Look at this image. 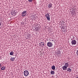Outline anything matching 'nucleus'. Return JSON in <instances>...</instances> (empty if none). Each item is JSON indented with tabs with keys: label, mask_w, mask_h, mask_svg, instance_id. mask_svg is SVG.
Wrapping results in <instances>:
<instances>
[{
	"label": "nucleus",
	"mask_w": 78,
	"mask_h": 78,
	"mask_svg": "<svg viewBox=\"0 0 78 78\" xmlns=\"http://www.w3.org/2000/svg\"><path fill=\"white\" fill-rule=\"evenodd\" d=\"M45 16L47 18V20L50 21V15L48 13L45 15Z\"/></svg>",
	"instance_id": "f257e3e1"
},
{
	"label": "nucleus",
	"mask_w": 78,
	"mask_h": 78,
	"mask_svg": "<svg viewBox=\"0 0 78 78\" xmlns=\"http://www.w3.org/2000/svg\"><path fill=\"white\" fill-rule=\"evenodd\" d=\"M47 45L48 47H51L53 46V43L51 42H48L47 43Z\"/></svg>",
	"instance_id": "f03ea898"
},
{
	"label": "nucleus",
	"mask_w": 78,
	"mask_h": 78,
	"mask_svg": "<svg viewBox=\"0 0 78 78\" xmlns=\"http://www.w3.org/2000/svg\"><path fill=\"white\" fill-rule=\"evenodd\" d=\"M24 74L25 76H28L29 74L28 71L27 70H25L24 72Z\"/></svg>",
	"instance_id": "7ed1b4c3"
},
{
	"label": "nucleus",
	"mask_w": 78,
	"mask_h": 78,
	"mask_svg": "<svg viewBox=\"0 0 78 78\" xmlns=\"http://www.w3.org/2000/svg\"><path fill=\"white\" fill-rule=\"evenodd\" d=\"M11 14L12 16H14L16 15V12L15 10H13L11 11Z\"/></svg>",
	"instance_id": "20e7f679"
},
{
	"label": "nucleus",
	"mask_w": 78,
	"mask_h": 78,
	"mask_svg": "<svg viewBox=\"0 0 78 78\" xmlns=\"http://www.w3.org/2000/svg\"><path fill=\"white\" fill-rule=\"evenodd\" d=\"M26 14H27V11H24L22 12V17H24V16H26Z\"/></svg>",
	"instance_id": "39448f33"
},
{
	"label": "nucleus",
	"mask_w": 78,
	"mask_h": 78,
	"mask_svg": "<svg viewBox=\"0 0 78 78\" xmlns=\"http://www.w3.org/2000/svg\"><path fill=\"white\" fill-rule=\"evenodd\" d=\"M71 43L73 45H76V41L75 40H72L71 42Z\"/></svg>",
	"instance_id": "423d86ee"
},
{
	"label": "nucleus",
	"mask_w": 78,
	"mask_h": 78,
	"mask_svg": "<svg viewBox=\"0 0 78 78\" xmlns=\"http://www.w3.org/2000/svg\"><path fill=\"white\" fill-rule=\"evenodd\" d=\"M48 7L49 9H50L51 8H52V5H51V3H50L48 4Z\"/></svg>",
	"instance_id": "0eeeda50"
},
{
	"label": "nucleus",
	"mask_w": 78,
	"mask_h": 78,
	"mask_svg": "<svg viewBox=\"0 0 78 78\" xmlns=\"http://www.w3.org/2000/svg\"><path fill=\"white\" fill-rule=\"evenodd\" d=\"M67 67L65 66V65L62 67V69L63 70H67Z\"/></svg>",
	"instance_id": "6e6552de"
},
{
	"label": "nucleus",
	"mask_w": 78,
	"mask_h": 78,
	"mask_svg": "<svg viewBox=\"0 0 78 78\" xmlns=\"http://www.w3.org/2000/svg\"><path fill=\"white\" fill-rule=\"evenodd\" d=\"M39 45H40L41 46H42V47H43L44 46V42H41L40 43Z\"/></svg>",
	"instance_id": "1a4fd4ad"
},
{
	"label": "nucleus",
	"mask_w": 78,
	"mask_h": 78,
	"mask_svg": "<svg viewBox=\"0 0 78 78\" xmlns=\"http://www.w3.org/2000/svg\"><path fill=\"white\" fill-rule=\"evenodd\" d=\"M15 58H16V57H11V58H10V60H11V61H15Z\"/></svg>",
	"instance_id": "9d476101"
},
{
	"label": "nucleus",
	"mask_w": 78,
	"mask_h": 78,
	"mask_svg": "<svg viewBox=\"0 0 78 78\" xmlns=\"http://www.w3.org/2000/svg\"><path fill=\"white\" fill-rule=\"evenodd\" d=\"M66 70L68 72H69H69H71L72 71V69L70 68H67Z\"/></svg>",
	"instance_id": "9b49d317"
},
{
	"label": "nucleus",
	"mask_w": 78,
	"mask_h": 78,
	"mask_svg": "<svg viewBox=\"0 0 78 78\" xmlns=\"http://www.w3.org/2000/svg\"><path fill=\"white\" fill-rule=\"evenodd\" d=\"M35 29L36 30V31H39L40 29V28L39 27H36L35 28Z\"/></svg>",
	"instance_id": "f8f14e48"
},
{
	"label": "nucleus",
	"mask_w": 78,
	"mask_h": 78,
	"mask_svg": "<svg viewBox=\"0 0 78 78\" xmlns=\"http://www.w3.org/2000/svg\"><path fill=\"white\" fill-rule=\"evenodd\" d=\"M51 68L52 70H55V66L54 65L52 66L51 67Z\"/></svg>",
	"instance_id": "ddd939ff"
},
{
	"label": "nucleus",
	"mask_w": 78,
	"mask_h": 78,
	"mask_svg": "<svg viewBox=\"0 0 78 78\" xmlns=\"http://www.w3.org/2000/svg\"><path fill=\"white\" fill-rule=\"evenodd\" d=\"M6 69L5 66H3L1 68V69L2 70H4Z\"/></svg>",
	"instance_id": "4468645a"
},
{
	"label": "nucleus",
	"mask_w": 78,
	"mask_h": 78,
	"mask_svg": "<svg viewBox=\"0 0 78 78\" xmlns=\"http://www.w3.org/2000/svg\"><path fill=\"white\" fill-rule=\"evenodd\" d=\"M69 63L68 62L66 63L65 64V66H66L67 67L69 66Z\"/></svg>",
	"instance_id": "2eb2a0df"
},
{
	"label": "nucleus",
	"mask_w": 78,
	"mask_h": 78,
	"mask_svg": "<svg viewBox=\"0 0 78 78\" xmlns=\"http://www.w3.org/2000/svg\"><path fill=\"white\" fill-rule=\"evenodd\" d=\"M51 75H54V74H55V71H51Z\"/></svg>",
	"instance_id": "dca6fc26"
},
{
	"label": "nucleus",
	"mask_w": 78,
	"mask_h": 78,
	"mask_svg": "<svg viewBox=\"0 0 78 78\" xmlns=\"http://www.w3.org/2000/svg\"><path fill=\"white\" fill-rule=\"evenodd\" d=\"M14 53V52H13V51H12L10 53V55H12Z\"/></svg>",
	"instance_id": "f3484780"
},
{
	"label": "nucleus",
	"mask_w": 78,
	"mask_h": 78,
	"mask_svg": "<svg viewBox=\"0 0 78 78\" xmlns=\"http://www.w3.org/2000/svg\"><path fill=\"white\" fill-rule=\"evenodd\" d=\"M57 55H59L61 53V51H57Z\"/></svg>",
	"instance_id": "a211bd4d"
},
{
	"label": "nucleus",
	"mask_w": 78,
	"mask_h": 78,
	"mask_svg": "<svg viewBox=\"0 0 78 78\" xmlns=\"http://www.w3.org/2000/svg\"><path fill=\"white\" fill-rule=\"evenodd\" d=\"M75 12H73H73L72 13V16H73V15H75Z\"/></svg>",
	"instance_id": "6ab92c4d"
},
{
	"label": "nucleus",
	"mask_w": 78,
	"mask_h": 78,
	"mask_svg": "<svg viewBox=\"0 0 78 78\" xmlns=\"http://www.w3.org/2000/svg\"><path fill=\"white\" fill-rule=\"evenodd\" d=\"M28 1L29 2H32L33 0H29Z\"/></svg>",
	"instance_id": "aec40b11"
},
{
	"label": "nucleus",
	"mask_w": 78,
	"mask_h": 78,
	"mask_svg": "<svg viewBox=\"0 0 78 78\" xmlns=\"http://www.w3.org/2000/svg\"><path fill=\"white\" fill-rule=\"evenodd\" d=\"M62 25H65V24H66V23H65V22H62Z\"/></svg>",
	"instance_id": "412c9836"
},
{
	"label": "nucleus",
	"mask_w": 78,
	"mask_h": 78,
	"mask_svg": "<svg viewBox=\"0 0 78 78\" xmlns=\"http://www.w3.org/2000/svg\"><path fill=\"white\" fill-rule=\"evenodd\" d=\"M2 67V65L0 63V69Z\"/></svg>",
	"instance_id": "4be33fe9"
},
{
	"label": "nucleus",
	"mask_w": 78,
	"mask_h": 78,
	"mask_svg": "<svg viewBox=\"0 0 78 78\" xmlns=\"http://www.w3.org/2000/svg\"><path fill=\"white\" fill-rule=\"evenodd\" d=\"M76 54L77 55V56H78V50L77 51Z\"/></svg>",
	"instance_id": "5701e85b"
},
{
	"label": "nucleus",
	"mask_w": 78,
	"mask_h": 78,
	"mask_svg": "<svg viewBox=\"0 0 78 78\" xmlns=\"http://www.w3.org/2000/svg\"><path fill=\"white\" fill-rule=\"evenodd\" d=\"M1 25H2V23H1V22L0 21V26H1Z\"/></svg>",
	"instance_id": "b1692460"
},
{
	"label": "nucleus",
	"mask_w": 78,
	"mask_h": 78,
	"mask_svg": "<svg viewBox=\"0 0 78 78\" xmlns=\"http://www.w3.org/2000/svg\"><path fill=\"white\" fill-rule=\"evenodd\" d=\"M73 39H74L75 38V37H72Z\"/></svg>",
	"instance_id": "393cba45"
}]
</instances>
